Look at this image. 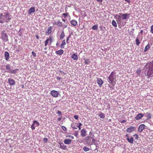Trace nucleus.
<instances>
[{"label": "nucleus", "instance_id": "nucleus-21", "mask_svg": "<svg viewBox=\"0 0 153 153\" xmlns=\"http://www.w3.org/2000/svg\"><path fill=\"white\" fill-rule=\"evenodd\" d=\"M5 59L6 61L8 60L9 58V54L7 51H5L4 53Z\"/></svg>", "mask_w": 153, "mask_h": 153}, {"label": "nucleus", "instance_id": "nucleus-42", "mask_svg": "<svg viewBox=\"0 0 153 153\" xmlns=\"http://www.w3.org/2000/svg\"><path fill=\"white\" fill-rule=\"evenodd\" d=\"M151 114H147V118L148 119H150L151 117Z\"/></svg>", "mask_w": 153, "mask_h": 153}, {"label": "nucleus", "instance_id": "nucleus-5", "mask_svg": "<svg viewBox=\"0 0 153 153\" xmlns=\"http://www.w3.org/2000/svg\"><path fill=\"white\" fill-rule=\"evenodd\" d=\"M145 67L147 70L153 69V60L150 62H148L145 65Z\"/></svg>", "mask_w": 153, "mask_h": 153}, {"label": "nucleus", "instance_id": "nucleus-41", "mask_svg": "<svg viewBox=\"0 0 153 153\" xmlns=\"http://www.w3.org/2000/svg\"><path fill=\"white\" fill-rule=\"evenodd\" d=\"M71 37V35H69L67 37V39H66V42L67 43H68V41H69V38L70 37Z\"/></svg>", "mask_w": 153, "mask_h": 153}, {"label": "nucleus", "instance_id": "nucleus-64", "mask_svg": "<svg viewBox=\"0 0 153 153\" xmlns=\"http://www.w3.org/2000/svg\"><path fill=\"white\" fill-rule=\"evenodd\" d=\"M85 64H88L87 62L85 61Z\"/></svg>", "mask_w": 153, "mask_h": 153}, {"label": "nucleus", "instance_id": "nucleus-31", "mask_svg": "<svg viewBox=\"0 0 153 153\" xmlns=\"http://www.w3.org/2000/svg\"><path fill=\"white\" fill-rule=\"evenodd\" d=\"M18 70H19V69H16L13 70H11L10 73L11 74H16L17 73V71Z\"/></svg>", "mask_w": 153, "mask_h": 153}, {"label": "nucleus", "instance_id": "nucleus-30", "mask_svg": "<svg viewBox=\"0 0 153 153\" xmlns=\"http://www.w3.org/2000/svg\"><path fill=\"white\" fill-rule=\"evenodd\" d=\"M150 48V45L149 44V43L145 47L144 52H145L147 51Z\"/></svg>", "mask_w": 153, "mask_h": 153}, {"label": "nucleus", "instance_id": "nucleus-15", "mask_svg": "<svg viewBox=\"0 0 153 153\" xmlns=\"http://www.w3.org/2000/svg\"><path fill=\"white\" fill-rule=\"evenodd\" d=\"M51 29V26H50L48 28L47 30L45 32L46 35H48L50 34L52 32Z\"/></svg>", "mask_w": 153, "mask_h": 153}, {"label": "nucleus", "instance_id": "nucleus-11", "mask_svg": "<svg viewBox=\"0 0 153 153\" xmlns=\"http://www.w3.org/2000/svg\"><path fill=\"white\" fill-rule=\"evenodd\" d=\"M145 126H146L143 124L140 125L138 129V132H141L144 129Z\"/></svg>", "mask_w": 153, "mask_h": 153}, {"label": "nucleus", "instance_id": "nucleus-8", "mask_svg": "<svg viewBox=\"0 0 153 153\" xmlns=\"http://www.w3.org/2000/svg\"><path fill=\"white\" fill-rule=\"evenodd\" d=\"M147 76L149 77H153V69L147 70Z\"/></svg>", "mask_w": 153, "mask_h": 153}, {"label": "nucleus", "instance_id": "nucleus-50", "mask_svg": "<svg viewBox=\"0 0 153 153\" xmlns=\"http://www.w3.org/2000/svg\"><path fill=\"white\" fill-rule=\"evenodd\" d=\"M74 117L76 120H77L78 118V116L77 115H75L74 116Z\"/></svg>", "mask_w": 153, "mask_h": 153}, {"label": "nucleus", "instance_id": "nucleus-26", "mask_svg": "<svg viewBox=\"0 0 153 153\" xmlns=\"http://www.w3.org/2000/svg\"><path fill=\"white\" fill-rule=\"evenodd\" d=\"M99 116L100 118L104 119L105 117V114L101 112H100L99 114L98 115Z\"/></svg>", "mask_w": 153, "mask_h": 153}, {"label": "nucleus", "instance_id": "nucleus-45", "mask_svg": "<svg viewBox=\"0 0 153 153\" xmlns=\"http://www.w3.org/2000/svg\"><path fill=\"white\" fill-rule=\"evenodd\" d=\"M150 32L153 34V25H152L151 26Z\"/></svg>", "mask_w": 153, "mask_h": 153}, {"label": "nucleus", "instance_id": "nucleus-43", "mask_svg": "<svg viewBox=\"0 0 153 153\" xmlns=\"http://www.w3.org/2000/svg\"><path fill=\"white\" fill-rule=\"evenodd\" d=\"M32 54L33 55V57H35L36 56V54L35 53L34 51H32Z\"/></svg>", "mask_w": 153, "mask_h": 153}, {"label": "nucleus", "instance_id": "nucleus-44", "mask_svg": "<svg viewBox=\"0 0 153 153\" xmlns=\"http://www.w3.org/2000/svg\"><path fill=\"white\" fill-rule=\"evenodd\" d=\"M34 124L33 123V124H32V125H31V128L33 130V129H35V127L34 126Z\"/></svg>", "mask_w": 153, "mask_h": 153}, {"label": "nucleus", "instance_id": "nucleus-22", "mask_svg": "<svg viewBox=\"0 0 153 153\" xmlns=\"http://www.w3.org/2000/svg\"><path fill=\"white\" fill-rule=\"evenodd\" d=\"M3 16L2 13H1L0 14V23H3L4 22V21L5 20L4 18L2 17Z\"/></svg>", "mask_w": 153, "mask_h": 153}, {"label": "nucleus", "instance_id": "nucleus-47", "mask_svg": "<svg viewBox=\"0 0 153 153\" xmlns=\"http://www.w3.org/2000/svg\"><path fill=\"white\" fill-rule=\"evenodd\" d=\"M66 137H69L70 138H71V139H74V137L73 136H71V135H68V136H66Z\"/></svg>", "mask_w": 153, "mask_h": 153}, {"label": "nucleus", "instance_id": "nucleus-48", "mask_svg": "<svg viewBox=\"0 0 153 153\" xmlns=\"http://www.w3.org/2000/svg\"><path fill=\"white\" fill-rule=\"evenodd\" d=\"M48 139L47 138H45L43 139V141L45 143H47L48 141Z\"/></svg>", "mask_w": 153, "mask_h": 153}, {"label": "nucleus", "instance_id": "nucleus-9", "mask_svg": "<svg viewBox=\"0 0 153 153\" xmlns=\"http://www.w3.org/2000/svg\"><path fill=\"white\" fill-rule=\"evenodd\" d=\"M135 129V127L131 126L129 128H127L126 129V131L127 132L130 133L132 131H134Z\"/></svg>", "mask_w": 153, "mask_h": 153}, {"label": "nucleus", "instance_id": "nucleus-32", "mask_svg": "<svg viewBox=\"0 0 153 153\" xmlns=\"http://www.w3.org/2000/svg\"><path fill=\"white\" fill-rule=\"evenodd\" d=\"M136 44L137 45H139L140 44V42L139 39L138 38H137L135 40Z\"/></svg>", "mask_w": 153, "mask_h": 153}, {"label": "nucleus", "instance_id": "nucleus-20", "mask_svg": "<svg viewBox=\"0 0 153 153\" xmlns=\"http://www.w3.org/2000/svg\"><path fill=\"white\" fill-rule=\"evenodd\" d=\"M72 140L70 139H66L64 141L65 144H69L71 143Z\"/></svg>", "mask_w": 153, "mask_h": 153}, {"label": "nucleus", "instance_id": "nucleus-63", "mask_svg": "<svg viewBox=\"0 0 153 153\" xmlns=\"http://www.w3.org/2000/svg\"><path fill=\"white\" fill-rule=\"evenodd\" d=\"M125 0L128 3L129 2L130 0Z\"/></svg>", "mask_w": 153, "mask_h": 153}, {"label": "nucleus", "instance_id": "nucleus-3", "mask_svg": "<svg viewBox=\"0 0 153 153\" xmlns=\"http://www.w3.org/2000/svg\"><path fill=\"white\" fill-rule=\"evenodd\" d=\"M1 38L4 42H7L8 41V36L5 30H3L1 33Z\"/></svg>", "mask_w": 153, "mask_h": 153}, {"label": "nucleus", "instance_id": "nucleus-13", "mask_svg": "<svg viewBox=\"0 0 153 153\" xmlns=\"http://www.w3.org/2000/svg\"><path fill=\"white\" fill-rule=\"evenodd\" d=\"M9 83L11 85H13L15 83V81L12 78H9L8 80Z\"/></svg>", "mask_w": 153, "mask_h": 153}, {"label": "nucleus", "instance_id": "nucleus-29", "mask_svg": "<svg viewBox=\"0 0 153 153\" xmlns=\"http://www.w3.org/2000/svg\"><path fill=\"white\" fill-rule=\"evenodd\" d=\"M56 25L59 27H62L63 26L62 22L59 21L57 22L56 23Z\"/></svg>", "mask_w": 153, "mask_h": 153}, {"label": "nucleus", "instance_id": "nucleus-24", "mask_svg": "<svg viewBox=\"0 0 153 153\" xmlns=\"http://www.w3.org/2000/svg\"><path fill=\"white\" fill-rule=\"evenodd\" d=\"M35 11V8L34 7H31L29 9L28 11V13L30 14L32 13H33Z\"/></svg>", "mask_w": 153, "mask_h": 153}, {"label": "nucleus", "instance_id": "nucleus-56", "mask_svg": "<svg viewBox=\"0 0 153 153\" xmlns=\"http://www.w3.org/2000/svg\"><path fill=\"white\" fill-rule=\"evenodd\" d=\"M125 137H127V138H129V137H128V134H126V135H125Z\"/></svg>", "mask_w": 153, "mask_h": 153}, {"label": "nucleus", "instance_id": "nucleus-28", "mask_svg": "<svg viewBox=\"0 0 153 153\" xmlns=\"http://www.w3.org/2000/svg\"><path fill=\"white\" fill-rule=\"evenodd\" d=\"M65 36V34L64 32V30H63L61 32L60 35V39H63Z\"/></svg>", "mask_w": 153, "mask_h": 153}, {"label": "nucleus", "instance_id": "nucleus-52", "mask_svg": "<svg viewBox=\"0 0 153 153\" xmlns=\"http://www.w3.org/2000/svg\"><path fill=\"white\" fill-rule=\"evenodd\" d=\"M62 119V117H58L57 118V120H58V121H60Z\"/></svg>", "mask_w": 153, "mask_h": 153}, {"label": "nucleus", "instance_id": "nucleus-53", "mask_svg": "<svg viewBox=\"0 0 153 153\" xmlns=\"http://www.w3.org/2000/svg\"><path fill=\"white\" fill-rule=\"evenodd\" d=\"M56 79L58 80H60L61 79V78L59 76H57L56 77Z\"/></svg>", "mask_w": 153, "mask_h": 153}, {"label": "nucleus", "instance_id": "nucleus-62", "mask_svg": "<svg viewBox=\"0 0 153 153\" xmlns=\"http://www.w3.org/2000/svg\"><path fill=\"white\" fill-rule=\"evenodd\" d=\"M21 86L22 88H24V85H22Z\"/></svg>", "mask_w": 153, "mask_h": 153}, {"label": "nucleus", "instance_id": "nucleus-55", "mask_svg": "<svg viewBox=\"0 0 153 153\" xmlns=\"http://www.w3.org/2000/svg\"><path fill=\"white\" fill-rule=\"evenodd\" d=\"M126 122V120H123L121 121V123H125Z\"/></svg>", "mask_w": 153, "mask_h": 153}, {"label": "nucleus", "instance_id": "nucleus-61", "mask_svg": "<svg viewBox=\"0 0 153 153\" xmlns=\"http://www.w3.org/2000/svg\"><path fill=\"white\" fill-rule=\"evenodd\" d=\"M97 1L99 2H102V0H97Z\"/></svg>", "mask_w": 153, "mask_h": 153}, {"label": "nucleus", "instance_id": "nucleus-33", "mask_svg": "<svg viewBox=\"0 0 153 153\" xmlns=\"http://www.w3.org/2000/svg\"><path fill=\"white\" fill-rule=\"evenodd\" d=\"M112 25L114 27H117V24L116 21L114 20H113L112 22Z\"/></svg>", "mask_w": 153, "mask_h": 153}, {"label": "nucleus", "instance_id": "nucleus-46", "mask_svg": "<svg viewBox=\"0 0 153 153\" xmlns=\"http://www.w3.org/2000/svg\"><path fill=\"white\" fill-rule=\"evenodd\" d=\"M82 124L81 123H79L78 124V126L77 127L79 128V130H80L81 127L80 126H82Z\"/></svg>", "mask_w": 153, "mask_h": 153}, {"label": "nucleus", "instance_id": "nucleus-54", "mask_svg": "<svg viewBox=\"0 0 153 153\" xmlns=\"http://www.w3.org/2000/svg\"><path fill=\"white\" fill-rule=\"evenodd\" d=\"M57 113L59 114V115H61V114H62V112L61 111H58L57 112Z\"/></svg>", "mask_w": 153, "mask_h": 153}, {"label": "nucleus", "instance_id": "nucleus-6", "mask_svg": "<svg viewBox=\"0 0 153 153\" xmlns=\"http://www.w3.org/2000/svg\"><path fill=\"white\" fill-rule=\"evenodd\" d=\"M52 37L50 36V38L47 39L45 42V46L46 47L48 43L49 45H51L52 42Z\"/></svg>", "mask_w": 153, "mask_h": 153}, {"label": "nucleus", "instance_id": "nucleus-14", "mask_svg": "<svg viewBox=\"0 0 153 153\" xmlns=\"http://www.w3.org/2000/svg\"><path fill=\"white\" fill-rule=\"evenodd\" d=\"M4 18L6 19L9 20L11 19V18L10 17L9 14L7 13H5Z\"/></svg>", "mask_w": 153, "mask_h": 153}, {"label": "nucleus", "instance_id": "nucleus-12", "mask_svg": "<svg viewBox=\"0 0 153 153\" xmlns=\"http://www.w3.org/2000/svg\"><path fill=\"white\" fill-rule=\"evenodd\" d=\"M5 68L6 72L10 73L11 69L9 64H7L5 65Z\"/></svg>", "mask_w": 153, "mask_h": 153}, {"label": "nucleus", "instance_id": "nucleus-39", "mask_svg": "<svg viewBox=\"0 0 153 153\" xmlns=\"http://www.w3.org/2000/svg\"><path fill=\"white\" fill-rule=\"evenodd\" d=\"M65 44H66V43L65 42V39H64L62 41L61 45V46H63L65 45Z\"/></svg>", "mask_w": 153, "mask_h": 153}, {"label": "nucleus", "instance_id": "nucleus-23", "mask_svg": "<svg viewBox=\"0 0 153 153\" xmlns=\"http://www.w3.org/2000/svg\"><path fill=\"white\" fill-rule=\"evenodd\" d=\"M71 23L72 25L75 26L76 25L77 22L74 19H72L71 21Z\"/></svg>", "mask_w": 153, "mask_h": 153}, {"label": "nucleus", "instance_id": "nucleus-1", "mask_svg": "<svg viewBox=\"0 0 153 153\" xmlns=\"http://www.w3.org/2000/svg\"><path fill=\"white\" fill-rule=\"evenodd\" d=\"M120 15H117L116 17L117 18L116 20L118 24H121L123 23V20L126 19L129 17V14L127 13L122 14L121 13H119Z\"/></svg>", "mask_w": 153, "mask_h": 153}, {"label": "nucleus", "instance_id": "nucleus-35", "mask_svg": "<svg viewBox=\"0 0 153 153\" xmlns=\"http://www.w3.org/2000/svg\"><path fill=\"white\" fill-rule=\"evenodd\" d=\"M92 29L93 30H96L98 29V26L97 25H94L92 27Z\"/></svg>", "mask_w": 153, "mask_h": 153}, {"label": "nucleus", "instance_id": "nucleus-4", "mask_svg": "<svg viewBox=\"0 0 153 153\" xmlns=\"http://www.w3.org/2000/svg\"><path fill=\"white\" fill-rule=\"evenodd\" d=\"M85 140L86 141V143L88 145H92L94 141V139L91 137L89 136L86 137L85 138Z\"/></svg>", "mask_w": 153, "mask_h": 153}, {"label": "nucleus", "instance_id": "nucleus-37", "mask_svg": "<svg viewBox=\"0 0 153 153\" xmlns=\"http://www.w3.org/2000/svg\"><path fill=\"white\" fill-rule=\"evenodd\" d=\"M133 136L134 137L135 139L136 140H137L138 139L139 136H138V135H137V134H134L133 135Z\"/></svg>", "mask_w": 153, "mask_h": 153}, {"label": "nucleus", "instance_id": "nucleus-51", "mask_svg": "<svg viewBox=\"0 0 153 153\" xmlns=\"http://www.w3.org/2000/svg\"><path fill=\"white\" fill-rule=\"evenodd\" d=\"M72 127L74 129H76L77 128V127H76V126H72Z\"/></svg>", "mask_w": 153, "mask_h": 153}, {"label": "nucleus", "instance_id": "nucleus-18", "mask_svg": "<svg viewBox=\"0 0 153 153\" xmlns=\"http://www.w3.org/2000/svg\"><path fill=\"white\" fill-rule=\"evenodd\" d=\"M60 148L63 150H65L67 149L66 146L63 143H59Z\"/></svg>", "mask_w": 153, "mask_h": 153}, {"label": "nucleus", "instance_id": "nucleus-58", "mask_svg": "<svg viewBox=\"0 0 153 153\" xmlns=\"http://www.w3.org/2000/svg\"><path fill=\"white\" fill-rule=\"evenodd\" d=\"M59 72H60V73H61L63 74H64V73L63 71H59Z\"/></svg>", "mask_w": 153, "mask_h": 153}, {"label": "nucleus", "instance_id": "nucleus-2", "mask_svg": "<svg viewBox=\"0 0 153 153\" xmlns=\"http://www.w3.org/2000/svg\"><path fill=\"white\" fill-rule=\"evenodd\" d=\"M115 74L116 73L115 72L112 71L111 73L108 77L109 81V82L113 86H114L115 84L116 78L114 77Z\"/></svg>", "mask_w": 153, "mask_h": 153}, {"label": "nucleus", "instance_id": "nucleus-17", "mask_svg": "<svg viewBox=\"0 0 153 153\" xmlns=\"http://www.w3.org/2000/svg\"><path fill=\"white\" fill-rule=\"evenodd\" d=\"M86 131L84 128L82 129L81 131V135L83 137H84L86 135Z\"/></svg>", "mask_w": 153, "mask_h": 153}, {"label": "nucleus", "instance_id": "nucleus-10", "mask_svg": "<svg viewBox=\"0 0 153 153\" xmlns=\"http://www.w3.org/2000/svg\"><path fill=\"white\" fill-rule=\"evenodd\" d=\"M97 82L99 85V87H101L102 84H103V81L101 78H98L97 80Z\"/></svg>", "mask_w": 153, "mask_h": 153}, {"label": "nucleus", "instance_id": "nucleus-60", "mask_svg": "<svg viewBox=\"0 0 153 153\" xmlns=\"http://www.w3.org/2000/svg\"><path fill=\"white\" fill-rule=\"evenodd\" d=\"M108 105L109 106V107L107 108L108 109H109L110 108V104L109 103L108 104Z\"/></svg>", "mask_w": 153, "mask_h": 153}, {"label": "nucleus", "instance_id": "nucleus-27", "mask_svg": "<svg viewBox=\"0 0 153 153\" xmlns=\"http://www.w3.org/2000/svg\"><path fill=\"white\" fill-rule=\"evenodd\" d=\"M127 140L128 141V142L131 143H132L134 142V139L132 137H131L130 138H127Z\"/></svg>", "mask_w": 153, "mask_h": 153}, {"label": "nucleus", "instance_id": "nucleus-36", "mask_svg": "<svg viewBox=\"0 0 153 153\" xmlns=\"http://www.w3.org/2000/svg\"><path fill=\"white\" fill-rule=\"evenodd\" d=\"M141 72V70L140 69H138L136 71V73L138 76H140V74Z\"/></svg>", "mask_w": 153, "mask_h": 153}, {"label": "nucleus", "instance_id": "nucleus-34", "mask_svg": "<svg viewBox=\"0 0 153 153\" xmlns=\"http://www.w3.org/2000/svg\"><path fill=\"white\" fill-rule=\"evenodd\" d=\"M83 150L85 151V152H87L89 150V148L88 147H87L86 146H85L83 148Z\"/></svg>", "mask_w": 153, "mask_h": 153}, {"label": "nucleus", "instance_id": "nucleus-49", "mask_svg": "<svg viewBox=\"0 0 153 153\" xmlns=\"http://www.w3.org/2000/svg\"><path fill=\"white\" fill-rule=\"evenodd\" d=\"M62 128L64 131L67 130V128L65 126H62Z\"/></svg>", "mask_w": 153, "mask_h": 153}, {"label": "nucleus", "instance_id": "nucleus-25", "mask_svg": "<svg viewBox=\"0 0 153 153\" xmlns=\"http://www.w3.org/2000/svg\"><path fill=\"white\" fill-rule=\"evenodd\" d=\"M71 58H72L74 60H76L78 59V58L77 54L76 53H74L71 56Z\"/></svg>", "mask_w": 153, "mask_h": 153}, {"label": "nucleus", "instance_id": "nucleus-16", "mask_svg": "<svg viewBox=\"0 0 153 153\" xmlns=\"http://www.w3.org/2000/svg\"><path fill=\"white\" fill-rule=\"evenodd\" d=\"M143 115L142 114H138L135 117V118L136 120H139L141 119L143 117Z\"/></svg>", "mask_w": 153, "mask_h": 153}, {"label": "nucleus", "instance_id": "nucleus-19", "mask_svg": "<svg viewBox=\"0 0 153 153\" xmlns=\"http://www.w3.org/2000/svg\"><path fill=\"white\" fill-rule=\"evenodd\" d=\"M63 52L64 51L63 50L60 49L59 50L56 51L55 53L57 55H61L63 53Z\"/></svg>", "mask_w": 153, "mask_h": 153}, {"label": "nucleus", "instance_id": "nucleus-7", "mask_svg": "<svg viewBox=\"0 0 153 153\" xmlns=\"http://www.w3.org/2000/svg\"><path fill=\"white\" fill-rule=\"evenodd\" d=\"M51 94L53 97L56 98L58 97L59 93L57 91L53 90L51 91Z\"/></svg>", "mask_w": 153, "mask_h": 153}, {"label": "nucleus", "instance_id": "nucleus-40", "mask_svg": "<svg viewBox=\"0 0 153 153\" xmlns=\"http://www.w3.org/2000/svg\"><path fill=\"white\" fill-rule=\"evenodd\" d=\"M68 13H63L62 14V15L64 16V17L65 18L66 17L68 16Z\"/></svg>", "mask_w": 153, "mask_h": 153}, {"label": "nucleus", "instance_id": "nucleus-59", "mask_svg": "<svg viewBox=\"0 0 153 153\" xmlns=\"http://www.w3.org/2000/svg\"><path fill=\"white\" fill-rule=\"evenodd\" d=\"M67 27V25H65L64 26V27H63V30H64V29L66 27Z\"/></svg>", "mask_w": 153, "mask_h": 153}, {"label": "nucleus", "instance_id": "nucleus-38", "mask_svg": "<svg viewBox=\"0 0 153 153\" xmlns=\"http://www.w3.org/2000/svg\"><path fill=\"white\" fill-rule=\"evenodd\" d=\"M33 123L35 124H36V126H39V123L38 122H37L35 120L33 122Z\"/></svg>", "mask_w": 153, "mask_h": 153}, {"label": "nucleus", "instance_id": "nucleus-57", "mask_svg": "<svg viewBox=\"0 0 153 153\" xmlns=\"http://www.w3.org/2000/svg\"><path fill=\"white\" fill-rule=\"evenodd\" d=\"M36 37L37 39H39V36L38 35H36Z\"/></svg>", "mask_w": 153, "mask_h": 153}]
</instances>
